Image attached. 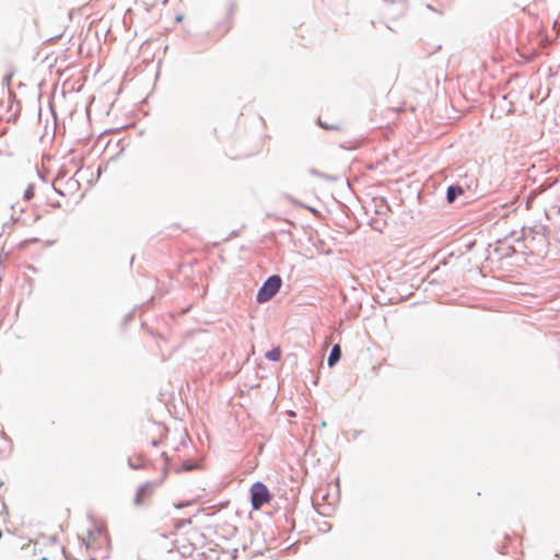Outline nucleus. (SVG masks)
I'll list each match as a JSON object with an SVG mask.
<instances>
[{
	"instance_id": "nucleus-7",
	"label": "nucleus",
	"mask_w": 560,
	"mask_h": 560,
	"mask_svg": "<svg viewBox=\"0 0 560 560\" xmlns=\"http://www.w3.org/2000/svg\"><path fill=\"white\" fill-rule=\"evenodd\" d=\"M266 358L271 361H279L281 358L280 347H276L266 353Z\"/></svg>"
},
{
	"instance_id": "nucleus-12",
	"label": "nucleus",
	"mask_w": 560,
	"mask_h": 560,
	"mask_svg": "<svg viewBox=\"0 0 560 560\" xmlns=\"http://www.w3.org/2000/svg\"><path fill=\"white\" fill-rule=\"evenodd\" d=\"M36 560H56V559L54 557L42 556L39 559H36Z\"/></svg>"
},
{
	"instance_id": "nucleus-6",
	"label": "nucleus",
	"mask_w": 560,
	"mask_h": 560,
	"mask_svg": "<svg viewBox=\"0 0 560 560\" xmlns=\"http://www.w3.org/2000/svg\"><path fill=\"white\" fill-rule=\"evenodd\" d=\"M464 194V189L460 186H450L446 192V199L448 202H453L457 196Z\"/></svg>"
},
{
	"instance_id": "nucleus-2",
	"label": "nucleus",
	"mask_w": 560,
	"mask_h": 560,
	"mask_svg": "<svg viewBox=\"0 0 560 560\" xmlns=\"http://www.w3.org/2000/svg\"><path fill=\"white\" fill-rule=\"evenodd\" d=\"M83 540L85 541L88 548H96L107 544L108 536L106 527L104 525L94 524L92 528L89 529Z\"/></svg>"
},
{
	"instance_id": "nucleus-5",
	"label": "nucleus",
	"mask_w": 560,
	"mask_h": 560,
	"mask_svg": "<svg viewBox=\"0 0 560 560\" xmlns=\"http://www.w3.org/2000/svg\"><path fill=\"white\" fill-rule=\"evenodd\" d=\"M341 358V348L339 345H335L328 357V366L332 368Z\"/></svg>"
},
{
	"instance_id": "nucleus-14",
	"label": "nucleus",
	"mask_w": 560,
	"mask_h": 560,
	"mask_svg": "<svg viewBox=\"0 0 560 560\" xmlns=\"http://www.w3.org/2000/svg\"><path fill=\"white\" fill-rule=\"evenodd\" d=\"M559 212H560V208H559Z\"/></svg>"
},
{
	"instance_id": "nucleus-9",
	"label": "nucleus",
	"mask_w": 560,
	"mask_h": 560,
	"mask_svg": "<svg viewBox=\"0 0 560 560\" xmlns=\"http://www.w3.org/2000/svg\"><path fill=\"white\" fill-rule=\"evenodd\" d=\"M318 125L322 128L328 129V130H337V129H339V125H337V124L327 125V122L323 121L322 118H318Z\"/></svg>"
},
{
	"instance_id": "nucleus-1",
	"label": "nucleus",
	"mask_w": 560,
	"mask_h": 560,
	"mask_svg": "<svg viewBox=\"0 0 560 560\" xmlns=\"http://www.w3.org/2000/svg\"><path fill=\"white\" fill-rule=\"evenodd\" d=\"M282 280L279 276L269 277L257 292L258 303H265L271 300L281 288Z\"/></svg>"
},
{
	"instance_id": "nucleus-10",
	"label": "nucleus",
	"mask_w": 560,
	"mask_h": 560,
	"mask_svg": "<svg viewBox=\"0 0 560 560\" xmlns=\"http://www.w3.org/2000/svg\"><path fill=\"white\" fill-rule=\"evenodd\" d=\"M35 195V189L33 185H28V187L24 191V199L31 200Z\"/></svg>"
},
{
	"instance_id": "nucleus-11",
	"label": "nucleus",
	"mask_w": 560,
	"mask_h": 560,
	"mask_svg": "<svg viewBox=\"0 0 560 560\" xmlns=\"http://www.w3.org/2000/svg\"><path fill=\"white\" fill-rule=\"evenodd\" d=\"M190 504V502H186V503H180V504H177L175 505L177 509H182L184 506H188Z\"/></svg>"
},
{
	"instance_id": "nucleus-3",
	"label": "nucleus",
	"mask_w": 560,
	"mask_h": 560,
	"mask_svg": "<svg viewBox=\"0 0 560 560\" xmlns=\"http://www.w3.org/2000/svg\"><path fill=\"white\" fill-rule=\"evenodd\" d=\"M271 494L262 482H255L250 488V502L254 510H259L264 504L270 502Z\"/></svg>"
},
{
	"instance_id": "nucleus-13",
	"label": "nucleus",
	"mask_w": 560,
	"mask_h": 560,
	"mask_svg": "<svg viewBox=\"0 0 560 560\" xmlns=\"http://www.w3.org/2000/svg\"><path fill=\"white\" fill-rule=\"evenodd\" d=\"M130 466H131V467H133V468H138V467H140L141 465H133V464H131V463H130Z\"/></svg>"
},
{
	"instance_id": "nucleus-4",
	"label": "nucleus",
	"mask_w": 560,
	"mask_h": 560,
	"mask_svg": "<svg viewBox=\"0 0 560 560\" xmlns=\"http://www.w3.org/2000/svg\"><path fill=\"white\" fill-rule=\"evenodd\" d=\"M165 477H166V474H164V476L162 477V479L159 482L149 481V482H145L144 485H142L138 489V491H137V493L135 495V499H133L135 504L136 505H143L147 502H149L151 500V498L153 497L156 487L160 486L163 482Z\"/></svg>"
},
{
	"instance_id": "nucleus-8",
	"label": "nucleus",
	"mask_w": 560,
	"mask_h": 560,
	"mask_svg": "<svg viewBox=\"0 0 560 560\" xmlns=\"http://www.w3.org/2000/svg\"><path fill=\"white\" fill-rule=\"evenodd\" d=\"M38 241H39V240H38V238H36V237H34V238H28V240H24V241H22V242H20V243L18 244V248H19V249H21V250H22V249H25L30 244L37 243Z\"/></svg>"
}]
</instances>
